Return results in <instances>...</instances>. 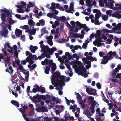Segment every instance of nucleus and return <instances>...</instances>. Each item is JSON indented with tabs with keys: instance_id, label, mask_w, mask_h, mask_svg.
I'll use <instances>...</instances> for the list:
<instances>
[{
	"instance_id": "338daca9",
	"label": "nucleus",
	"mask_w": 121,
	"mask_h": 121,
	"mask_svg": "<svg viewBox=\"0 0 121 121\" xmlns=\"http://www.w3.org/2000/svg\"><path fill=\"white\" fill-rule=\"evenodd\" d=\"M99 4L101 6H103L104 5V4L103 3V0H100L99 1Z\"/></svg>"
},
{
	"instance_id": "e2e57ef3",
	"label": "nucleus",
	"mask_w": 121,
	"mask_h": 121,
	"mask_svg": "<svg viewBox=\"0 0 121 121\" xmlns=\"http://www.w3.org/2000/svg\"><path fill=\"white\" fill-rule=\"evenodd\" d=\"M53 61L52 60H49V62L48 64L50 65V66L51 67V65H53Z\"/></svg>"
},
{
	"instance_id": "bf43d9fd",
	"label": "nucleus",
	"mask_w": 121,
	"mask_h": 121,
	"mask_svg": "<svg viewBox=\"0 0 121 121\" xmlns=\"http://www.w3.org/2000/svg\"><path fill=\"white\" fill-rule=\"evenodd\" d=\"M27 62V61L25 60H23L21 61V64L25 65Z\"/></svg>"
},
{
	"instance_id": "4468645a",
	"label": "nucleus",
	"mask_w": 121,
	"mask_h": 121,
	"mask_svg": "<svg viewBox=\"0 0 121 121\" xmlns=\"http://www.w3.org/2000/svg\"><path fill=\"white\" fill-rule=\"evenodd\" d=\"M114 1H112V2H107L106 6L107 7L110 8L112 9V7L113 6V3H114Z\"/></svg>"
},
{
	"instance_id": "a878e982",
	"label": "nucleus",
	"mask_w": 121,
	"mask_h": 121,
	"mask_svg": "<svg viewBox=\"0 0 121 121\" xmlns=\"http://www.w3.org/2000/svg\"><path fill=\"white\" fill-rule=\"evenodd\" d=\"M56 64L55 63H53V65L52 66L51 69V70L52 72H54L56 70Z\"/></svg>"
},
{
	"instance_id": "79ce46f5",
	"label": "nucleus",
	"mask_w": 121,
	"mask_h": 121,
	"mask_svg": "<svg viewBox=\"0 0 121 121\" xmlns=\"http://www.w3.org/2000/svg\"><path fill=\"white\" fill-rule=\"evenodd\" d=\"M21 6L22 8H24L26 7V3L23 1H22L21 3Z\"/></svg>"
},
{
	"instance_id": "4d7b16f0",
	"label": "nucleus",
	"mask_w": 121,
	"mask_h": 121,
	"mask_svg": "<svg viewBox=\"0 0 121 121\" xmlns=\"http://www.w3.org/2000/svg\"><path fill=\"white\" fill-rule=\"evenodd\" d=\"M4 44L6 46L8 47V48H9L10 49H12V47H11L9 44L7 43H6Z\"/></svg>"
},
{
	"instance_id": "9d476101",
	"label": "nucleus",
	"mask_w": 121,
	"mask_h": 121,
	"mask_svg": "<svg viewBox=\"0 0 121 121\" xmlns=\"http://www.w3.org/2000/svg\"><path fill=\"white\" fill-rule=\"evenodd\" d=\"M5 71L10 73L11 75L13 74V69L12 67L11 66H9V68L7 67Z\"/></svg>"
},
{
	"instance_id": "c756f323",
	"label": "nucleus",
	"mask_w": 121,
	"mask_h": 121,
	"mask_svg": "<svg viewBox=\"0 0 121 121\" xmlns=\"http://www.w3.org/2000/svg\"><path fill=\"white\" fill-rule=\"evenodd\" d=\"M91 57V56H90L86 57V58H83V60L84 62L89 61V60H90Z\"/></svg>"
},
{
	"instance_id": "13d9d810",
	"label": "nucleus",
	"mask_w": 121,
	"mask_h": 121,
	"mask_svg": "<svg viewBox=\"0 0 121 121\" xmlns=\"http://www.w3.org/2000/svg\"><path fill=\"white\" fill-rule=\"evenodd\" d=\"M34 87L36 88V89L37 90V91H39V90L40 87H39L38 85H36L34 86Z\"/></svg>"
},
{
	"instance_id": "473e14b6",
	"label": "nucleus",
	"mask_w": 121,
	"mask_h": 121,
	"mask_svg": "<svg viewBox=\"0 0 121 121\" xmlns=\"http://www.w3.org/2000/svg\"><path fill=\"white\" fill-rule=\"evenodd\" d=\"M39 91H40L42 93H44L45 92V89L44 87H40L39 90Z\"/></svg>"
},
{
	"instance_id": "603ef678",
	"label": "nucleus",
	"mask_w": 121,
	"mask_h": 121,
	"mask_svg": "<svg viewBox=\"0 0 121 121\" xmlns=\"http://www.w3.org/2000/svg\"><path fill=\"white\" fill-rule=\"evenodd\" d=\"M53 119H54L52 120L53 121H60L58 117H53Z\"/></svg>"
},
{
	"instance_id": "774afa93",
	"label": "nucleus",
	"mask_w": 121,
	"mask_h": 121,
	"mask_svg": "<svg viewBox=\"0 0 121 121\" xmlns=\"http://www.w3.org/2000/svg\"><path fill=\"white\" fill-rule=\"evenodd\" d=\"M68 114H65V115L64 117L65 119L66 120H67L68 119V118L69 117V116H68Z\"/></svg>"
},
{
	"instance_id": "680f3d73",
	"label": "nucleus",
	"mask_w": 121,
	"mask_h": 121,
	"mask_svg": "<svg viewBox=\"0 0 121 121\" xmlns=\"http://www.w3.org/2000/svg\"><path fill=\"white\" fill-rule=\"evenodd\" d=\"M70 23L73 26L75 27V26L76 24V22L73 21H70Z\"/></svg>"
},
{
	"instance_id": "2eb2a0df",
	"label": "nucleus",
	"mask_w": 121,
	"mask_h": 121,
	"mask_svg": "<svg viewBox=\"0 0 121 121\" xmlns=\"http://www.w3.org/2000/svg\"><path fill=\"white\" fill-rule=\"evenodd\" d=\"M112 16L113 17H116L118 19H120L121 18V15L119 13H113L112 14Z\"/></svg>"
},
{
	"instance_id": "864d4df0",
	"label": "nucleus",
	"mask_w": 121,
	"mask_h": 121,
	"mask_svg": "<svg viewBox=\"0 0 121 121\" xmlns=\"http://www.w3.org/2000/svg\"><path fill=\"white\" fill-rule=\"evenodd\" d=\"M81 106H82V108H85L87 107V104H85L83 102L82 104H80Z\"/></svg>"
},
{
	"instance_id": "a19ab883",
	"label": "nucleus",
	"mask_w": 121,
	"mask_h": 121,
	"mask_svg": "<svg viewBox=\"0 0 121 121\" xmlns=\"http://www.w3.org/2000/svg\"><path fill=\"white\" fill-rule=\"evenodd\" d=\"M90 89L88 88H86V91L90 95H94V92H90Z\"/></svg>"
},
{
	"instance_id": "f3484780",
	"label": "nucleus",
	"mask_w": 121,
	"mask_h": 121,
	"mask_svg": "<svg viewBox=\"0 0 121 121\" xmlns=\"http://www.w3.org/2000/svg\"><path fill=\"white\" fill-rule=\"evenodd\" d=\"M46 47L47 48V49L51 52L52 53V54H53L54 51H56L57 50V49L55 47H53L50 49L49 47L47 46H46Z\"/></svg>"
},
{
	"instance_id": "49530a36",
	"label": "nucleus",
	"mask_w": 121,
	"mask_h": 121,
	"mask_svg": "<svg viewBox=\"0 0 121 121\" xmlns=\"http://www.w3.org/2000/svg\"><path fill=\"white\" fill-rule=\"evenodd\" d=\"M96 85L97 87L99 89H100L101 88V86L99 82H98L96 84Z\"/></svg>"
},
{
	"instance_id": "20e7f679",
	"label": "nucleus",
	"mask_w": 121,
	"mask_h": 121,
	"mask_svg": "<svg viewBox=\"0 0 121 121\" xmlns=\"http://www.w3.org/2000/svg\"><path fill=\"white\" fill-rule=\"evenodd\" d=\"M108 54L109 56L108 57V60H102L101 61V64H106L108 62V60H109L110 59H111L113 58L112 56H116V52H113L112 51H110L109 52Z\"/></svg>"
},
{
	"instance_id": "5701e85b",
	"label": "nucleus",
	"mask_w": 121,
	"mask_h": 121,
	"mask_svg": "<svg viewBox=\"0 0 121 121\" xmlns=\"http://www.w3.org/2000/svg\"><path fill=\"white\" fill-rule=\"evenodd\" d=\"M86 71V69L85 68H83V69L79 71L78 72L82 76H83L84 74Z\"/></svg>"
},
{
	"instance_id": "0e129e2a",
	"label": "nucleus",
	"mask_w": 121,
	"mask_h": 121,
	"mask_svg": "<svg viewBox=\"0 0 121 121\" xmlns=\"http://www.w3.org/2000/svg\"><path fill=\"white\" fill-rule=\"evenodd\" d=\"M40 97H41V99L43 100H45L46 99V96H45L44 95H40Z\"/></svg>"
},
{
	"instance_id": "9b49d317",
	"label": "nucleus",
	"mask_w": 121,
	"mask_h": 121,
	"mask_svg": "<svg viewBox=\"0 0 121 121\" xmlns=\"http://www.w3.org/2000/svg\"><path fill=\"white\" fill-rule=\"evenodd\" d=\"M15 34L16 36L18 37L20 36V35L22 36V31L20 29H16L15 31Z\"/></svg>"
},
{
	"instance_id": "7ed1b4c3",
	"label": "nucleus",
	"mask_w": 121,
	"mask_h": 121,
	"mask_svg": "<svg viewBox=\"0 0 121 121\" xmlns=\"http://www.w3.org/2000/svg\"><path fill=\"white\" fill-rule=\"evenodd\" d=\"M5 24L1 23L0 26L1 28L2 29L1 31H0V35L2 36H4V38H5L7 36V34L8 33V31L7 29L6 26H4V25H5Z\"/></svg>"
},
{
	"instance_id": "c9c22d12",
	"label": "nucleus",
	"mask_w": 121,
	"mask_h": 121,
	"mask_svg": "<svg viewBox=\"0 0 121 121\" xmlns=\"http://www.w3.org/2000/svg\"><path fill=\"white\" fill-rule=\"evenodd\" d=\"M61 32H56L55 33V35L54 37V38L56 39L57 37H59L60 35Z\"/></svg>"
},
{
	"instance_id": "de8ad7c7",
	"label": "nucleus",
	"mask_w": 121,
	"mask_h": 121,
	"mask_svg": "<svg viewBox=\"0 0 121 121\" xmlns=\"http://www.w3.org/2000/svg\"><path fill=\"white\" fill-rule=\"evenodd\" d=\"M101 36V37H100L101 39H104V40H105L107 39V37L105 36L104 34H102Z\"/></svg>"
},
{
	"instance_id": "6e6d98bb",
	"label": "nucleus",
	"mask_w": 121,
	"mask_h": 121,
	"mask_svg": "<svg viewBox=\"0 0 121 121\" xmlns=\"http://www.w3.org/2000/svg\"><path fill=\"white\" fill-rule=\"evenodd\" d=\"M112 11L111 10H107L106 11V13L108 15H110L112 13Z\"/></svg>"
},
{
	"instance_id": "cd10ccee",
	"label": "nucleus",
	"mask_w": 121,
	"mask_h": 121,
	"mask_svg": "<svg viewBox=\"0 0 121 121\" xmlns=\"http://www.w3.org/2000/svg\"><path fill=\"white\" fill-rule=\"evenodd\" d=\"M50 70V68L49 67L46 66L45 69V73L47 74L49 73V71Z\"/></svg>"
},
{
	"instance_id": "052dcab7",
	"label": "nucleus",
	"mask_w": 121,
	"mask_h": 121,
	"mask_svg": "<svg viewBox=\"0 0 121 121\" xmlns=\"http://www.w3.org/2000/svg\"><path fill=\"white\" fill-rule=\"evenodd\" d=\"M53 13L52 12L48 13L47 14V16L48 17L50 18H52V15L53 14Z\"/></svg>"
},
{
	"instance_id": "4be33fe9",
	"label": "nucleus",
	"mask_w": 121,
	"mask_h": 121,
	"mask_svg": "<svg viewBox=\"0 0 121 121\" xmlns=\"http://www.w3.org/2000/svg\"><path fill=\"white\" fill-rule=\"evenodd\" d=\"M4 48L2 49V50L3 52L4 53L5 56H7V52L6 50L7 49L6 46L5 44L4 45Z\"/></svg>"
},
{
	"instance_id": "f704fd0d",
	"label": "nucleus",
	"mask_w": 121,
	"mask_h": 121,
	"mask_svg": "<svg viewBox=\"0 0 121 121\" xmlns=\"http://www.w3.org/2000/svg\"><path fill=\"white\" fill-rule=\"evenodd\" d=\"M121 29V23H119L117 25V26L116 27L115 30H120Z\"/></svg>"
},
{
	"instance_id": "6ab92c4d",
	"label": "nucleus",
	"mask_w": 121,
	"mask_h": 121,
	"mask_svg": "<svg viewBox=\"0 0 121 121\" xmlns=\"http://www.w3.org/2000/svg\"><path fill=\"white\" fill-rule=\"evenodd\" d=\"M101 13L100 11H99L95 15V17L94 18L95 20H97L101 16Z\"/></svg>"
},
{
	"instance_id": "e433bc0d",
	"label": "nucleus",
	"mask_w": 121,
	"mask_h": 121,
	"mask_svg": "<svg viewBox=\"0 0 121 121\" xmlns=\"http://www.w3.org/2000/svg\"><path fill=\"white\" fill-rule=\"evenodd\" d=\"M102 39L100 38H99V39H96V42H97V43H99L102 42L104 41H103Z\"/></svg>"
},
{
	"instance_id": "aec40b11",
	"label": "nucleus",
	"mask_w": 121,
	"mask_h": 121,
	"mask_svg": "<svg viewBox=\"0 0 121 121\" xmlns=\"http://www.w3.org/2000/svg\"><path fill=\"white\" fill-rule=\"evenodd\" d=\"M46 50L47 54L46 55V57L47 58H49L51 57V55H52V53L47 48Z\"/></svg>"
},
{
	"instance_id": "423d86ee",
	"label": "nucleus",
	"mask_w": 121,
	"mask_h": 121,
	"mask_svg": "<svg viewBox=\"0 0 121 121\" xmlns=\"http://www.w3.org/2000/svg\"><path fill=\"white\" fill-rule=\"evenodd\" d=\"M76 25L78 27H79L80 28H83L84 30H86L87 32H88L90 29H88V27L85 24H81L79 21H77L76 22Z\"/></svg>"
},
{
	"instance_id": "f03ea898",
	"label": "nucleus",
	"mask_w": 121,
	"mask_h": 121,
	"mask_svg": "<svg viewBox=\"0 0 121 121\" xmlns=\"http://www.w3.org/2000/svg\"><path fill=\"white\" fill-rule=\"evenodd\" d=\"M4 8V9H1L0 11L1 12V18L2 21L1 23L5 24V25H4V26H6V27L7 29L8 27V29L10 31L11 29V25L8 24V23H4V21L8 16H11V14L9 10H8L7 9Z\"/></svg>"
},
{
	"instance_id": "4c0bfd02",
	"label": "nucleus",
	"mask_w": 121,
	"mask_h": 121,
	"mask_svg": "<svg viewBox=\"0 0 121 121\" xmlns=\"http://www.w3.org/2000/svg\"><path fill=\"white\" fill-rule=\"evenodd\" d=\"M18 66L17 67V68L18 69L22 71L24 70V68L23 67L20 65H18Z\"/></svg>"
},
{
	"instance_id": "a18cd8bd",
	"label": "nucleus",
	"mask_w": 121,
	"mask_h": 121,
	"mask_svg": "<svg viewBox=\"0 0 121 121\" xmlns=\"http://www.w3.org/2000/svg\"><path fill=\"white\" fill-rule=\"evenodd\" d=\"M3 53H0V62L1 61V59H4V56Z\"/></svg>"
},
{
	"instance_id": "dca6fc26",
	"label": "nucleus",
	"mask_w": 121,
	"mask_h": 121,
	"mask_svg": "<svg viewBox=\"0 0 121 121\" xmlns=\"http://www.w3.org/2000/svg\"><path fill=\"white\" fill-rule=\"evenodd\" d=\"M26 60L27 62L30 64H33L34 63V62L33 61V59L31 57H27L26 59Z\"/></svg>"
},
{
	"instance_id": "3c124183",
	"label": "nucleus",
	"mask_w": 121,
	"mask_h": 121,
	"mask_svg": "<svg viewBox=\"0 0 121 121\" xmlns=\"http://www.w3.org/2000/svg\"><path fill=\"white\" fill-rule=\"evenodd\" d=\"M74 63L79 65H82L80 61L79 60H75L74 61Z\"/></svg>"
},
{
	"instance_id": "2f4dec72",
	"label": "nucleus",
	"mask_w": 121,
	"mask_h": 121,
	"mask_svg": "<svg viewBox=\"0 0 121 121\" xmlns=\"http://www.w3.org/2000/svg\"><path fill=\"white\" fill-rule=\"evenodd\" d=\"M63 28V25H61L60 27H58L56 29V32H61V29H62Z\"/></svg>"
},
{
	"instance_id": "f257e3e1",
	"label": "nucleus",
	"mask_w": 121,
	"mask_h": 121,
	"mask_svg": "<svg viewBox=\"0 0 121 121\" xmlns=\"http://www.w3.org/2000/svg\"><path fill=\"white\" fill-rule=\"evenodd\" d=\"M52 73L53 74L52 75V79H51V83L52 85H54L56 83L58 84L59 86L60 87L65 85L64 80L65 77L64 76H60V73L57 71H56L53 73L52 72Z\"/></svg>"
},
{
	"instance_id": "39448f33",
	"label": "nucleus",
	"mask_w": 121,
	"mask_h": 121,
	"mask_svg": "<svg viewBox=\"0 0 121 121\" xmlns=\"http://www.w3.org/2000/svg\"><path fill=\"white\" fill-rule=\"evenodd\" d=\"M28 107L27 106L25 105H24L23 107L22 108H20V109L19 111L22 114L23 116L26 121H29L28 119V117H26V114H25V113L26 110L27 108Z\"/></svg>"
},
{
	"instance_id": "0eeeda50",
	"label": "nucleus",
	"mask_w": 121,
	"mask_h": 121,
	"mask_svg": "<svg viewBox=\"0 0 121 121\" xmlns=\"http://www.w3.org/2000/svg\"><path fill=\"white\" fill-rule=\"evenodd\" d=\"M40 47L43 52V53H42L41 56L43 57L44 58L46 57V55L47 54L46 52L47 48L46 47V46L44 45H40Z\"/></svg>"
},
{
	"instance_id": "6e6552de",
	"label": "nucleus",
	"mask_w": 121,
	"mask_h": 121,
	"mask_svg": "<svg viewBox=\"0 0 121 121\" xmlns=\"http://www.w3.org/2000/svg\"><path fill=\"white\" fill-rule=\"evenodd\" d=\"M47 110V108L44 106L41 107H38L36 108V111L38 112H44Z\"/></svg>"
},
{
	"instance_id": "1a4fd4ad",
	"label": "nucleus",
	"mask_w": 121,
	"mask_h": 121,
	"mask_svg": "<svg viewBox=\"0 0 121 121\" xmlns=\"http://www.w3.org/2000/svg\"><path fill=\"white\" fill-rule=\"evenodd\" d=\"M11 16H8L7 17H8V18H7V19L6 20L5 19V21H4V23H8L9 24H13L14 23V21L13 20L11 17Z\"/></svg>"
},
{
	"instance_id": "393cba45",
	"label": "nucleus",
	"mask_w": 121,
	"mask_h": 121,
	"mask_svg": "<svg viewBox=\"0 0 121 121\" xmlns=\"http://www.w3.org/2000/svg\"><path fill=\"white\" fill-rule=\"evenodd\" d=\"M28 24L29 25H31V26H35V23L33 21V20L30 19L28 21Z\"/></svg>"
},
{
	"instance_id": "bb28decb",
	"label": "nucleus",
	"mask_w": 121,
	"mask_h": 121,
	"mask_svg": "<svg viewBox=\"0 0 121 121\" xmlns=\"http://www.w3.org/2000/svg\"><path fill=\"white\" fill-rule=\"evenodd\" d=\"M85 68L84 66L82 65H79L78 66L76 69V70L77 72L81 70L83 68Z\"/></svg>"
},
{
	"instance_id": "58836bf2",
	"label": "nucleus",
	"mask_w": 121,
	"mask_h": 121,
	"mask_svg": "<svg viewBox=\"0 0 121 121\" xmlns=\"http://www.w3.org/2000/svg\"><path fill=\"white\" fill-rule=\"evenodd\" d=\"M37 95H38V98H37V102L35 101V102L38 103L40 102L41 101L42 99L41 97H40V95H38V94H37Z\"/></svg>"
},
{
	"instance_id": "c03bdc74",
	"label": "nucleus",
	"mask_w": 121,
	"mask_h": 121,
	"mask_svg": "<svg viewBox=\"0 0 121 121\" xmlns=\"http://www.w3.org/2000/svg\"><path fill=\"white\" fill-rule=\"evenodd\" d=\"M17 12L20 13H23L24 12V10L21 9H17Z\"/></svg>"
},
{
	"instance_id": "69168bd1",
	"label": "nucleus",
	"mask_w": 121,
	"mask_h": 121,
	"mask_svg": "<svg viewBox=\"0 0 121 121\" xmlns=\"http://www.w3.org/2000/svg\"><path fill=\"white\" fill-rule=\"evenodd\" d=\"M12 93L16 97H17L18 96V94L14 92L13 91H12Z\"/></svg>"
},
{
	"instance_id": "37998d69",
	"label": "nucleus",
	"mask_w": 121,
	"mask_h": 121,
	"mask_svg": "<svg viewBox=\"0 0 121 121\" xmlns=\"http://www.w3.org/2000/svg\"><path fill=\"white\" fill-rule=\"evenodd\" d=\"M48 44L50 46H52L53 44V43L52 40L48 39Z\"/></svg>"
},
{
	"instance_id": "412c9836",
	"label": "nucleus",
	"mask_w": 121,
	"mask_h": 121,
	"mask_svg": "<svg viewBox=\"0 0 121 121\" xmlns=\"http://www.w3.org/2000/svg\"><path fill=\"white\" fill-rule=\"evenodd\" d=\"M32 30H30L29 34L30 35H35L36 31V29L34 28V27H32Z\"/></svg>"
},
{
	"instance_id": "72a5a7b5",
	"label": "nucleus",
	"mask_w": 121,
	"mask_h": 121,
	"mask_svg": "<svg viewBox=\"0 0 121 121\" xmlns=\"http://www.w3.org/2000/svg\"><path fill=\"white\" fill-rule=\"evenodd\" d=\"M39 22L40 23L41 25L42 26H43L45 25V23L44 20L43 19H41L39 20Z\"/></svg>"
},
{
	"instance_id": "ea45409f",
	"label": "nucleus",
	"mask_w": 121,
	"mask_h": 121,
	"mask_svg": "<svg viewBox=\"0 0 121 121\" xmlns=\"http://www.w3.org/2000/svg\"><path fill=\"white\" fill-rule=\"evenodd\" d=\"M75 94H77L76 98H77V99H78L82 98V96L79 93H77L76 92H75Z\"/></svg>"
},
{
	"instance_id": "09e8293b",
	"label": "nucleus",
	"mask_w": 121,
	"mask_h": 121,
	"mask_svg": "<svg viewBox=\"0 0 121 121\" xmlns=\"http://www.w3.org/2000/svg\"><path fill=\"white\" fill-rule=\"evenodd\" d=\"M91 58H90V60L91 61L93 62L94 61H97V60L96 58L95 57H94L93 58L91 56Z\"/></svg>"
},
{
	"instance_id": "b1692460",
	"label": "nucleus",
	"mask_w": 121,
	"mask_h": 121,
	"mask_svg": "<svg viewBox=\"0 0 121 121\" xmlns=\"http://www.w3.org/2000/svg\"><path fill=\"white\" fill-rule=\"evenodd\" d=\"M11 103L13 104L14 105L17 107H19V104L17 101L15 100H12L11 101Z\"/></svg>"
},
{
	"instance_id": "5fc2aeb1",
	"label": "nucleus",
	"mask_w": 121,
	"mask_h": 121,
	"mask_svg": "<svg viewBox=\"0 0 121 121\" xmlns=\"http://www.w3.org/2000/svg\"><path fill=\"white\" fill-rule=\"evenodd\" d=\"M7 50L8 52L11 55L13 54V50L12 48L11 49H10V50H9V49H7Z\"/></svg>"
},
{
	"instance_id": "8fccbe9b",
	"label": "nucleus",
	"mask_w": 121,
	"mask_h": 121,
	"mask_svg": "<svg viewBox=\"0 0 121 121\" xmlns=\"http://www.w3.org/2000/svg\"><path fill=\"white\" fill-rule=\"evenodd\" d=\"M96 35H98L100 37L101 33L100 30H97L96 31Z\"/></svg>"
},
{
	"instance_id": "c85d7f7f",
	"label": "nucleus",
	"mask_w": 121,
	"mask_h": 121,
	"mask_svg": "<svg viewBox=\"0 0 121 121\" xmlns=\"http://www.w3.org/2000/svg\"><path fill=\"white\" fill-rule=\"evenodd\" d=\"M30 97L32 101H34L35 102V101L37 102V100L35 99H37L38 98V95L34 96L33 97L30 96Z\"/></svg>"
},
{
	"instance_id": "a211bd4d",
	"label": "nucleus",
	"mask_w": 121,
	"mask_h": 121,
	"mask_svg": "<svg viewBox=\"0 0 121 121\" xmlns=\"http://www.w3.org/2000/svg\"><path fill=\"white\" fill-rule=\"evenodd\" d=\"M5 56L4 58V63L6 64H8L9 63L10 61V57H9L7 56Z\"/></svg>"
},
{
	"instance_id": "f8f14e48",
	"label": "nucleus",
	"mask_w": 121,
	"mask_h": 121,
	"mask_svg": "<svg viewBox=\"0 0 121 121\" xmlns=\"http://www.w3.org/2000/svg\"><path fill=\"white\" fill-rule=\"evenodd\" d=\"M30 50L33 53H34L35 51L38 49V47L36 46H33L32 45H31L30 47Z\"/></svg>"
},
{
	"instance_id": "ddd939ff",
	"label": "nucleus",
	"mask_w": 121,
	"mask_h": 121,
	"mask_svg": "<svg viewBox=\"0 0 121 121\" xmlns=\"http://www.w3.org/2000/svg\"><path fill=\"white\" fill-rule=\"evenodd\" d=\"M115 5L116 7H114L113 9L115 10H121V4L118 3L116 4Z\"/></svg>"
},
{
	"instance_id": "7c9ffc66",
	"label": "nucleus",
	"mask_w": 121,
	"mask_h": 121,
	"mask_svg": "<svg viewBox=\"0 0 121 121\" xmlns=\"http://www.w3.org/2000/svg\"><path fill=\"white\" fill-rule=\"evenodd\" d=\"M66 56L68 57V59L69 60H70L72 59V56L68 52H66L65 53Z\"/></svg>"
}]
</instances>
